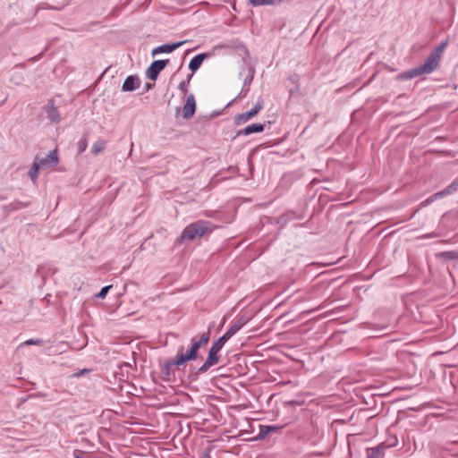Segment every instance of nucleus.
I'll return each mask as SVG.
<instances>
[{
    "instance_id": "7ed1b4c3",
    "label": "nucleus",
    "mask_w": 458,
    "mask_h": 458,
    "mask_svg": "<svg viewBox=\"0 0 458 458\" xmlns=\"http://www.w3.org/2000/svg\"><path fill=\"white\" fill-rule=\"evenodd\" d=\"M429 72V57L427 58L424 64L419 67L404 72L399 75L402 80H410L420 76L423 73Z\"/></svg>"
},
{
    "instance_id": "aec40b11",
    "label": "nucleus",
    "mask_w": 458,
    "mask_h": 458,
    "mask_svg": "<svg viewBox=\"0 0 458 458\" xmlns=\"http://www.w3.org/2000/svg\"><path fill=\"white\" fill-rule=\"evenodd\" d=\"M226 342H227V340L225 339V337H224L222 335L220 338H218L216 342L213 343L211 347H213L218 351H221V349L223 348V346L225 345V344Z\"/></svg>"
},
{
    "instance_id": "bb28decb",
    "label": "nucleus",
    "mask_w": 458,
    "mask_h": 458,
    "mask_svg": "<svg viewBox=\"0 0 458 458\" xmlns=\"http://www.w3.org/2000/svg\"><path fill=\"white\" fill-rule=\"evenodd\" d=\"M26 206H27L26 204H23L21 202L16 201V202L11 203L9 205V208H11V210H17V209L25 208Z\"/></svg>"
},
{
    "instance_id": "0eeeda50",
    "label": "nucleus",
    "mask_w": 458,
    "mask_h": 458,
    "mask_svg": "<svg viewBox=\"0 0 458 458\" xmlns=\"http://www.w3.org/2000/svg\"><path fill=\"white\" fill-rule=\"evenodd\" d=\"M196 110V101L192 94L187 96L186 102L183 106L182 112L183 117L186 119L191 118Z\"/></svg>"
},
{
    "instance_id": "20e7f679",
    "label": "nucleus",
    "mask_w": 458,
    "mask_h": 458,
    "mask_svg": "<svg viewBox=\"0 0 458 458\" xmlns=\"http://www.w3.org/2000/svg\"><path fill=\"white\" fill-rule=\"evenodd\" d=\"M219 352L218 350L211 347L208 351V355L206 361L203 363L201 367L199 369V373L203 374L206 373L212 366L216 365L219 362Z\"/></svg>"
},
{
    "instance_id": "a878e982",
    "label": "nucleus",
    "mask_w": 458,
    "mask_h": 458,
    "mask_svg": "<svg viewBox=\"0 0 458 458\" xmlns=\"http://www.w3.org/2000/svg\"><path fill=\"white\" fill-rule=\"evenodd\" d=\"M111 288H112V285H107V286L103 287V288L100 290V292L97 294V297H98V298H100V299H104V298L106 296V294H107L108 291H109Z\"/></svg>"
},
{
    "instance_id": "c85d7f7f",
    "label": "nucleus",
    "mask_w": 458,
    "mask_h": 458,
    "mask_svg": "<svg viewBox=\"0 0 458 458\" xmlns=\"http://www.w3.org/2000/svg\"><path fill=\"white\" fill-rule=\"evenodd\" d=\"M74 458H85L84 457V452L81 450H75L73 452Z\"/></svg>"
},
{
    "instance_id": "c756f323",
    "label": "nucleus",
    "mask_w": 458,
    "mask_h": 458,
    "mask_svg": "<svg viewBox=\"0 0 458 458\" xmlns=\"http://www.w3.org/2000/svg\"><path fill=\"white\" fill-rule=\"evenodd\" d=\"M271 3L272 2H258V1L250 2V4H251L252 6H258V5L267 4H271Z\"/></svg>"
},
{
    "instance_id": "393cba45",
    "label": "nucleus",
    "mask_w": 458,
    "mask_h": 458,
    "mask_svg": "<svg viewBox=\"0 0 458 458\" xmlns=\"http://www.w3.org/2000/svg\"><path fill=\"white\" fill-rule=\"evenodd\" d=\"M238 330L236 326H232L223 335L228 341Z\"/></svg>"
},
{
    "instance_id": "1a4fd4ad",
    "label": "nucleus",
    "mask_w": 458,
    "mask_h": 458,
    "mask_svg": "<svg viewBox=\"0 0 458 458\" xmlns=\"http://www.w3.org/2000/svg\"><path fill=\"white\" fill-rule=\"evenodd\" d=\"M184 43H186V41H180V42H176V43H173V44H166V45L159 46L152 50V55H156L161 54V53H171L174 50H175L176 48H178L179 47L182 46Z\"/></svg>"
},
{
    "instance_id": "a211bd4d",
    "label": "nucleus",
    "mask_w": 458,
    "mask_h": 458,
    "mask_svg": "<svg viewBox=\"0 0 458 458\" xmlns=\"http://www.w3.org/2000/svg\"><path fill=\"white\" fill-rule=\"evenodd\" d=\"M455 191H456V187H454V185H450L445 191L437 192L433 196H431V201H433L434 199H437V198L445 196V195L450 194L451 192Z\"/></svg>"
},
{
    "instance_id": "dca6fc26",
    "label": "nucleus",
    "mask_w": 458,
    "mask_h": 458,
    "mask_svg": "<svg viewBox=\"0 0 458 458\" xmlns=\"http://www.w3.org/2000/svg\"><path fill=\"white\" fill-rule=\"evenodd\" d=\"M251 118L252 117H251L250 114L248 111V112L237 114L234 117V123H235L236 125H241V124H243V123H247Z\"/></svg>"
},
{
    "instance_id": "5701e85b",
    "label": "nucleus",
    "mask_w": 458,
    "mask_h": 458,
    "mask_svg": "<svg viewBox=\"0 0 458 458\" xmlns=\"http://www.w3.org/2000/svg\"><path fill=\"white\" fill-rule=\"evenodd\" d=\"M88 147L87 138L86 136L83 137L79 142H78V153L81 154L86 150Z\"/></svg>"
},
{
    "instance_id": "f3484780",
    "label": "nucleus",
    "mask_w": 458,
    "mask_h": 458,
    "mask_svg": "<svg viewBox=\"0 0 458 458\" xmlns=\"http://www.w3.org/2000/svg\"><path fill=\"white\" fill-rule=\"evenodd\" d=\"M384 447L378 445L368 450V458H380Z\"/></svg>"
},
{
    "instance_id": "39448f33",
    "label": "nucleus",
    "mask_w": 458,
    "mask_h": 458,
    "mask_svg": "<svg viewBox=\"0 0 458 458\" xmlns=\"http://www.w3.org/2000/svg\"><path fill=\"white\" fill-rule=\"evenodd\" d=\"M168 63V59L154 61L146 71L148 78H149L152 81H156L158 77L159 72L165 69Z\"/></svg>"
},
{
    "instance_id": "2f4dec72",
    "label": "nucleus",
    "mask_w": 458,
    "mask_h": 458,
    "mask_svg": "<svg viewBox=\"0 0 458 458\" xmlns=\"http://www.w3.org/2000/svg\"><path fill=\"white\" fill-rule=\"evenodd\" d=\"M204 458H210L209 456L206 455Z\"/></svg>"
},
{
    "instance_id": "9b49d317",
    "label": "nucleus",
    "mask_w": 458,
    "mask_h": 458,
    "mask_svg": "<svg viewBox=\"0 0 458 458\" xmlns=\"http://www.w3.org/2000/svg\"><path fill=\"white\" fill-rule=\"evenodd\" d=\"M46 113L47 118L53 123H59L61 121V115L56 106H54L53 100L49 101L46 106Z\"/></svg>"
},
{
    "instance_id": "6e6552de",
    "label": "nucleus",
    "mask_w": 458,
    "mask_h": 458,
    "mask_svg": "<svg viewBox=\"0 0 458 458\" xmlns=\"http://www.w3.org/2000/svg\"><path fill=\"white\" fill-rule=\"evenodd\" d=\"M447 46V41L442 42L438 47H436L434 53L431 54V72L437 67L438 62L441 58L443 52Z\"/></svg>"
},
{
    "instance_id": "cd10ccee",
    "label": "nucleus",
    "mask_w": 458,
    "mask_h": 458,
    "mask_svg": "<svg viewBox=\"0 0 458 458\" xmlns=\"http://www.w3.org/2000/svg\"><path fill=\"white\" fill-rule=\"evenodd\" d=\"M24 344H26V345H32V344L41 345V344H43V341L41 339H36V340L30 339V340H27L24 343Z\"/></svg>"
},
{
    "instance_id": "6ab92c4d",
    "label": "nucleus",
    "mask_w": 458,
    "mask_h": 458,
    "mask_svg": "<svg viewBox=\"0 0 458 458\" xmlns=\"http://www.w3.org/2000/svg\"><path fill=\"white\" fill-rule=\"evenodd\" d=\"M283 427H277V426H262L260 428V435L262 437H265L266 435L269 434L272 431H276Z\"/></svg>"
},
{
    "instance_id": "f257e3e1",
    "label": "nucleus",
    "mask_w": 458,
    "mask_h": 458,
    "mask_svg": "<svg viewBox=\"0 0 458 458\" xmlns=\"http://www.w3.org/2000/svg\"><path fill=\"white\" fill-rule=\"evenodd\" d=\"M210 339V331L203 332L199 336L191 338V346L186 353L178 352L174 362L177 366H181L189 360H195L198 358V351L201 347L206 346Z\"/></svg>"
},
{
    "instance_id": "f8f14e48",
    "label": "nucleus",
    "mask_w": 458,
    "mask_h": 458,
    "mask_svg": "<svg viewBox=\"0 0 458 458\" xmlns=\"http://www.w3.org/2000/svg\"><path fill=\"white\" fill-rule=\"evenodd\" d=\"M265 125L262 123H253L246 126L242 131H240L241 134L250 135L251 133L261 132L264 131Z\"/></svg>"
},
{
    "instance_id": "7c9ffc66",
    "label": "nucleus",
    "mask_w": 458,
    "mask_h": 458,
    "mask_svg": "<svg viewBox=\"0 0 458 458\" xmlns=\"http://www.w3.org/2000/svg\"><path fill=\"white\" fill-rule=\"evenodd\" d=\"M231 4H232V7H233V9L234 11H236V6H235L236 2H231Z\"/></svg>"
},
{
    "instance_id": "f03ea898",
    "label": "nucleus",
    "mask_w": 458,
    "mask_h": 458,
    "mask_svg": "<svg viewBox=\"0 0 458 458\" xmlns=\"http://www.w3.org/2000/svg\"><path fill=\"white\" fill-rule=\"evenodd\" d=\"M213 228V225L209 221L199 220L191 223L184 228L178 242L182 243L184 241L191 242L201 238L207 233H210Z\"/></svg>"
},
{
    "instance_id": "4468645a",
    "label": "nucleus",
    "mask_w": 458,
    "mask_h": 458,
    "mask_svg": "<svg viewBox=\"0 0 458 458\" xmlns=\"http://www.w3.org/2000/svg\"><path fill=\"white\" fill-rule=\"evenodd\" d=\"M106 140H104V139H98L93 145H92V148H91V153L94 155V156H98L99 155L106 147Z\"/></svg>"
},
{
    "instance_id": "2eb2a0df",
    "label": "nucleus",
    "mask_w": 458,
    "mask_h": 458,
    "mask_svg": "<svg viewBox=\"0 0 458 458\" xmlns=\"http://www.w3.org/2000/svg\"><path fill=\"white\" fill-rule=\"evenodd\" d=\"M40 166H39V164H38L35 160L28 173L30 178L31 179V181L33 182H36L38 177V174H39V170H40Z\"/></svg>"
},
{
    "instance_id": "423d86ee",
    "label": "nucleus",
    "mask_w": 458,
    "mask_h": 458,
    "mask_svg": "<svg viewBox=\"0 0 458 458\" xmlns=\"http://www.w3.org/2000/svg\"><path fill=\"white\" fill-rule=\"evenodd\" d=\"M35 161L39 164L40 168L53 167L56 165L59 161L57 149L50 151L46 157L40 158L37 157Z\"/></svg>"
},
{
    "instance_id": "ddd939ff",
    "label": "nucleus",
    "mask_w": 458,
    "mask_h": 458,
    "mask_svg": "<svg viewBox=\"0 0 458 458\" xmlns=\"http://www.w3.org/2000/svg\"><path fill=\"white\" fill-rule=\"evenodd\" d=\"M207 57V55L205 54H199L196 56H194L190 64H189V68L194 72H196L201 65L203 60Z\"/></svg>"
},
{
    "instance_id": "9d476101",
    "label": "nucleus",
    "mask_w": 458,
    "mask_h": 458,
    "mask_svg": "<svg viewBox=\"0 0 458 458\" xmlns=\"http://www.w3.org/2000/svg\"><path fill=\"white\" fill-rule=\"evenodd\" d=\"M140 81L137 76H128L122 87L123 91H133L140 87Z\"/></svg>"
},
{
    "instance_id": "412c9836",
    "label": "nucleus",
    "mask_w": 458,
    "mask_h": 458,
    "mask_svg": "<svg viewBox=\"0 0 458 458\" xmlns=\"http://www.w3.org/2000/svg\"><path fill=\"white\" fill-rule=\"evenodd\" d=\"M175 361V357L171 360H168L166 361L165 364H164V368H163V371L164 373L166 375V376H169L170 375V369L173 366H177L176 364H174V362Z\"/></svg>"
},
{
    "instance_id": "4be33fe9",
    "label": "nucleus",
    "mask_w": 458,
    "mask_h": 458,
    "mask_svg": "<svg viewBox=\"0 0 458 458\" xmlns=\"http://www.w3.org/2000/svg\"><path fill=\"white\" fill-rule=\"evenodd\" d=\"M191 76L192 75H190L188 77V80L187 81H182L179 83L178 85V89L183 93V94H186L187 91H188V84L191 79Z\"/></svg>"
},
{
    "instance_id": "b1692460",
    "label": "nucleus",
    "mask_w": 458,
    "mask_h": 458,
    "mask_svg": "<svg viewBox=\"0 0 458 458\" xmlns=\"http://www.w3.org/2000/svg\"><path fill=\"white\" fill-rule=\"evenodd\" d=\"M262 108H263V104H262V102H258V103L255 105V106H254L252 109H250V110L249 111V113L250 114L251 117L253 118L254 116H256V115L259 113V111H260Z\"/></svg>"
}]
</instances>
